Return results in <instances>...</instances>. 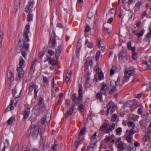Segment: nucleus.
Returning <instances> with one entry per match:
<instances>
[{
    "label": "nucleus",
    "instance_id": "f257e3e1",
    "mask_svg": "<svg viewBox=\"0 0 151 151\" xmlns=\"http://www.w3.org/2000/svg\"><path fill=\"white\" fill-rule=\"evenodd\" d=\"M30 26L29 24L26 25V29L23 34L24 40L21 41L19 40L20 45L19 47L21 54L23 57L25 58L27 54L26 52L28 50L29 44L27 42L29 41V39L28 34L30 33Z\"/></svg>",
    "mask_w": 151,
    "mask_h": 151
},
{
    "label": "nucleus",
    "instance_id": "f03ea898",
    "mask_svg": "<svg viewBox=\"0 0 151 151\" xmlns=\"http://www.w3.org/2000/svg\"><path fill=\"white\" fill-rule=\"evenodd\" d=\"M136 78L135 74V69L133 67H130L125 70L123 81L124 82L131 81L132 82H134Z\"/></svg>",
    "mask_w": 151,
    "mask_h": 151
},
{
    "label": "nucleus",
    "instance_id": "7ed1b4c3",
    "mask_svg": "<svg viewBox=\"0 0 151 151\" xmlns=\"http://www.w3.org/2000/svg\"><path fill=\"white\" fill-rule=\"evenodd\" d=\"M44 128L41 129L38 126H36L35 124L32 125L30 129L28 131V133L29 134L32 133V135L34 139L37 138L39 136L41 137L42 132H45Z\"/></svg>",
    "mask_w": 151,
    "mask_h": 151
},
{
    "label": "nucleus",
    "instance_id": "20e7f679",
    "mask_svg": "<svg viewBox=\"0 0 151 151\" xmlns=\"http://www.w3.org/2000/svg\"><path fill=\"white\" fill-rule=\"evenodd\" d=\"M18 101V99L17 97L15 98V99L14 100H12L10 105L5 109L4 113H6L9 111L14 110V107L13 106L14 104V105L15 107H16L17 106Z\"/></svg>",
    "mask_w": 151,
    "mask_h": 151
},
{
    "label": "nucleus",
    "instance_id": "39448f33",
    "mask_svg": "<svg viewBox=\"0 0 151 151\" xmlns=\"http://www.w3.org/2000/svg\"><path fill=\"white\" fill-rule=\"evenodd\" d=\"M43 100V98L42 97H40L38 102L37 108L39 112L40 113L44 111L45 110V107L44 106V104H42Z\"/></svg>",
    "mask_w": 151,
    "mask_h": 151
},
{
    "label": "nucleus",
    "instance_id": "423d86ee",
    "mask_svg": "<svg viewBox=\"0 0 151 151\" xmlns=\"http://www.w3.org/2000/svg\"><path fill=\"white\" fill-rule=\"evenodd\" d=\"M115 144L117 147L121 150H124L126 148V145L120 139H118L116 140Z\"/></svg>",
    "mask_w": 151,
    "mask_h": 151
},
{
    "label": "nucleus",
    "instance_id": "0eeeda50",
    "mask_svg": "<svg viewBox=\"0 0 151 151\" xmlns=\"http://www.w3.org/2000/svg\"><path fill=\"white\" fill-rule=\"evenodd\" d=\"M135 132H134L132 129H130L129 130L127 129L126 130V134L127 135L126 137V140L129 142H131V139L132 138V135Z\"/></svg>",
    "mask_w": 151,
    "mask_h": 151
},
{
    "label": "nucleus",
    "instance_id": "6e6552de",
    "mask_svg": "<svg viewBox=\"0 0 151 151\" xmlns=\"http://www.w3.org/2000/svg\"><path fill=\"white\" fill-rule=\"evenodd\" d=\"M108 109L106 111L107 115L109 114H111L113 112V109L114 107V105L113 102L112 101L110 102L107 106Z\"/></svg>",
    "mask_w": 151,
    "mask_h": 151
},
{
    "label": "nucleus",
    "instance_id": "1a4fd4ad",
    "mask_svg": "<svg viewBox=\"0 0 151 151\" xmlns=\"http://www.w3.org/2000/svg\"><path fill=\"white\" fill-rule=\"evenodd\" d=\"M97 133L95 132L93 135L91 137L90 145L91 147L93 148L97 142V139L96 138Z\"/></svg>",
    "mask_w": 151,
    "mask_h": 151
},
{
    "label": "nucleus",
    "instance_id": "9d476101",
    "mask_svg": "<svg viewBox=\"0 0 151 151\" xmlns=\"http://www.w3.org/2000/svg\"><path fill=\"white\" fill-rule=\"evenodd\" d=\"M34 1H29L25 9V12L26 13H32V9L33 8Z\"/></svg>",
    "mask_w": 151,
    "mask_h": 151
},
{
    "label": "nucleus",
    "instance_id": "9b49d317",
    "mask_svg": "<svg viewBox=\"0 0 151 151\" xmlns=\"http://www.w3.org/2000/svg\"><path fill=\"white\" fill-rule=\"evenodd\" d=\"M79 86V90H78V94L79 96H78V101L77 102L78 103H80L81 101L82 98V85L79 84L78 85Z\"/></svg>",
    "mask_w": 151,
    "mask_h": 151
},
{
    "label": "nucleus",
    "instance_id": "f8f14e48",
    "mask_svg": "<svg viewBox=\"0 0 151 151\" xmlns=\"http://www.w3.org/2000/svg\"><path fill=\"white\" fill-rule=\"evenodd\" d=\"M8 82L9 84L13 81L14 78L13 74L10 70H8L7 72Z\"/></svg>",
    "mask_w": 151,
    "mask_h": 151
},
{
    "label": "nucleus",
    "instance_id": "ddd939ff",
    "mask_svg": "<svg viewBox=\"0 0 151 151\" xmlns=\"http://www.w3.org/2000/svg\"><path fill=\"white\" fill-rule=\"evenodd\" d=\"M117 126V124L116 123H113L111 125L109 126V127L106 129L105 131L106 133H110L113 130L116 126Z\"/></svg>",
    "mask_w": 151,
    "mask_h": 151
},
{
    "label": "nucleus",
    "instance_id": "4468645a",
    "mask_svg": "<svg viewBox=\"0 0 151 151\" xmlns=\"http://www.w3.org/2000/svg\"><path fill=\"white\" fill-rule=\"evenodd\" d=\"M63 49V46L62 45H60L56 49L55 52V57L56 60H58L60 56V54L61 53V50Z\"/></svg>",
    "mask_w": 151,
    "mask_h": 151
},
{
    "label": "nucleus",
    "instance_id": "2eb2a0df",
    "mask_svg": "<svg viewBox=\"0 0 151 151\" xmlns=\"http://www.w3.org/2000/svg\"><path fill=\"white\" fill-rule=\"evenodd\" d=\"M46 60L48 61L49 63L52 65H56L58 63V61L55 60L54 59L52 60L50 57H48L47 60H45L44 62H46Z\"/></svg>",
    "mask_w": 151,
    "mask_h": 151
},
{
    "label": "nucleus",
    "instance_id": "dca6fc26",
    "mask_svg": "<svg viewBox=\"0 0 151 151\" xmlns=\"http://www.w3.org/2000/svg\"><path fill=\"white\" fill-rule=\"evenodd\" d=\"M143 140L144 142H151V133H147L143 137Z\"/></svg>",
    "mask_w": 151,
    "mask_h": 151
},
{
    "label": "nucleus",
    "instance_id": "f3484780",
    "mask_svg": "<svg viewBox=\"0 0 151 151\" xmlns=\"http://www.w3.org/2000/svg\"><path fill=\"white\" fill-rule=\"evenodd\" d=\"M74 106L70 108L68 110L66 113L65 114V118L68 117L70 115H71L73 113V111L74 109Z\"/></svg>",
    "mask_w": 151,
    "mask_h": 151
},
{
    "label": "nucleus",
    "instance_id": "a211bd4d",
    "mask_svg": "<svg viewBox=\"0 0 151 151\" xmlns=\"http://www.w3.org/2000/svg\"><path fill=\"white\" fill-rule=\"evenodd\" d=\"M56 43L55 37L54 36H51L50 37V47H54Z\"/></svg>",
    "mask_w": 151,
    "mask_h": 151
},
{
    "label": "nucleus",
    "instance_id": "6ab92c4d",
    "mask_svg": "<svg viewBox=\"0 0 151 151\" xmlns=\"http://www.w3.org/2000/svg\"><path fill=\"white\" fill-rule=\"evenodd\" d=\"M102 87L101 89L100 92L102 94H104L106 93V89L107 85L104 83H101Z\"/></svg>",
    "mask_w": 151,
    "mask_h": 151
},
{
    "label": "nucleus",
    "instance_id": "aec40b11",
    "mask_svg": "<svg viewBox=\"0 0 151 151\" xmlns=\"http://www.w3.org/2000/svg\"><path fill=\"white\" fill-rule=\"evenodd\" d=\"M116 11L114 9H111L109 11L108 14H106L108 16L109 15L111 16H114L116 14Z\"/></svg>",
    "mask_w": 151,
    "mask_h": 151
},
{
    "label": "nucleus",
    "instance_id": "412c9836",
    "mask_svg": "<svg viewBox=\"0 0 151 151\" xmlns=\"http://www.w3.org/2000/svg\"><path fill=\"white\" fill-rule=\"evenodd\" d=\"M127 124L129 127H131L132 128L130 129H132L134 132H135L134 127H135V124L133 122L129 121L127 122Z\"/></svg>",
    "mask_w": 151,
    "mask_h": 151
},
{
    "label": "nucleus",
    "instance_id": "4be33fe9",
    "mask_svg": "<svg viewBox=\"0 0 151 151\" xmlns=\"http://www.w3.org/2000/svg\"><path fill=\"white\" fill-rule=\"evenodd\" d=\"M27 21L28 22H30L32 20L33 15L32 13H27Z\"/></svg>",
    "mask_w": 151,
    "mask_h": 151
},
{
    "label": "nucleus",
    "instance_id": "5701e85b",
    "mask_svg": "<svg viewBox=\"0 0 151 151\" xmlns=\"http://www.w3.org/2000/svg\"><path fill=\"white\" fill-rule=\"evenodd\" d=\"M50 116L48 118V121L46 120V116H43V117H42L41 119V123L44 124L45 122H50Z\"/></svg>",
    "mask_w": 151,
    "mask_h": 151
},
{
    "label": "nucleus",
    "instance_id": "b1692460",
    "mask_svg": "<svg viewBox=\"0 0 151 151\" xmlns=\"http://www.w3.org/2000/svg\"><path fill=\"white\" fill-rule=\"evenodd\" d=\"M108 127V125L107 123H104L100 127L99 129V131L103 132Z\"/></svg>",
    "mask_w": 151,
    "mask_h": 151
},
{
    "label": "nucleus",
    "instance_id": "393cba45",
    "mask_svg": "<svg viewBox=\"0 0 151 151\" xmlns=\"http://www.w3.org/2000/svg\"><path fill=\"white\" fill-rule=\"evenodd\" d=\"M141 4V3L140 2H138L136 3L134 8L135 12H137L138 11V9H139Z\"/></svg>",
    "mask_w": 151,
    "mask_h": 151
},
{
    "label": "nucleus",
    "instance_id": "a878e982",
    "mask_svg": "<svg viewBox=\"0 0 151 151\" xmlns=\"http://www.w3.org/2000/svg\"><path fill=\"white\" fill-rule=\"evenodd\" d=\"M137 113L141 115H143L144 113V108L143 106L140 107L139 108L137 111Z\"/></svg>",
    "mask_w": 151,
    "mask_h": 151
},
{
    "label": "nucleus",
    "instance_id": "bb28decb",
    "mask_svg": "<svg viewBox=\"0 0 151 151\" xmlns=\"http://www.w3.org/2000/svg\"><path fill=\"white\" fill-rule=\"evenodd\" d=\"M29 111H25L22 112V114L23 115L24 118L26 119L29 116Z\"/></svg>",
    "mask_w": 151,
    "mask_h": 151
},
{
    "label": "nucleus",
    "instance_id": "cd10ccee",
    "mask_svg": "<svg viewBox=\"0 0 151 151\" xmlns=\"http://www.w3.org/2000/svg\"><path fill=\"white\" fill-rule=\"evenodd\" d=\"M4 37V32L2 31L0 32V48L1 47L2 43Z\"/></svg>",
    "mask_w": 151,
    "mask_h": 151
},
{
    "label": "nucleus",
    "instance_id": "c85d7f7f",
    "mask_svg": "<svg viewBox=\"0 0 151 151\" xmlns=\"http://www.w3.org/2000/svg\"><path fill=\"white\" fill-rule=\"evenodd\" d=\"M15 120V118L14 116H12L9 119L7 120V123L10 125L12 124L13 121Z\"/></svg>",
    "mask_w": 151,
    "mask_h": 151
},
{
    "label": "nucleus",
    "instance_id": "c756f323",
    "mask_svg": "<svg viewBox=\"0 0 151 151\" xmlns=\"http://www.w3.org/2000/svg\"><path fill=\"white\" fill-rule=\"evenodd\" d=\"M86 132V128L85 127L83 128L81 130L80 133L79 134V139L80 138V136L84 134Z\"/></svg>",
    "mask_w": 151,
    "mask_h": 151
},
{
    "label": "nucleus",
    "instance_id": "7c9ffc66",
    "mask_svg": "<svg viewBox=\"0 0 151 151\" xmlns=\"http://www.w3.org/2000/svg\"><path fill=\"white\" fill-rule=\"evenodd\" d=\"M73 101L76 104H79V103H78L77 102L78 101V97L77 98V97L76 96L75 94H73Z\"/></svg>",
    "mask_w": 151,
    "mask_h": 151
},
{
    "label": "nucleus",
    "instance_id": "2f4dec72",
    "mask_svg": "<svg viewBox=\"0 0 151 151\" xmlns=\"http://www.w3.org/2000/svg\"><path fill=\"white\" fill-rule=\"evenodd\" d=\"M85 44L89 48H91L92 47V44L91 43L88 41V40L87 39H86L85 42Z\"/></svg>",
    "mask_w": 151,
    "mask_h": 151
},
{
    "label": "nucleus",
    "instance_id": "473e14b6",
    "mask_svg": "<svg viewBox=\"0 0 151 151\" xmlns=\"http://www.w3.org/2000/svg\"><path fill=\"white\" fill-rule=\"evenodd\" d=\"M24 73V72L22 68L19 67V79L23 77Z\"/></svg>",
    "mask_w": 151,
    "mask_h": 151
},
{
    "label": "nucleus",
    "instance_id": "72a5a7b5",
    "mask_svg": "<svg viewBox=\"0 0 151 151\" xmlns=\"http://www.w3.org/2000/svg\"><path fill=\"white\" fill-rule=\"evenodd\" d=\"M37 86L35 85H32L30 86L29 87V90L30 91H32L33 90H35L36 88H37Z\"/></svg>",
    "mask_w": 151,
    "mask_h": 151
},
{
    "label": "nucleus",
    "instance_id": "f704fd0d",
    "mask_svg": "<svg viewBox=\"0 0 151 151\" xmlns=\"http://www.w3.org/2000/svg\"><path fill=\"white\" fill-rule=\"evenodd\" d=\"M101 51L100 50H98L96 53L95 57V59L97 61L99 60V58Z\"/></svg>",
    "mask_w": 151,
    "mask_h": 151
},
{
    "label": "nucleus",
    "instance_id": "c9c22d12",
    "mask_svg": "<svg viewBox=\"0 0 151 151\" xmlns=\"http://www.w3.org/2000/svg\"><path fill=\"white\" fill-rule=\"evenodd\" d=\"M116 69V66H113L112 67L111 69L110 70V74L113 75Z\"/></svg>",
    "mask_w": 151,
    "mask_h": 151
},
{
    "label": "nucleus",
    "instance_id": "e433bc0d",
    "mask_svg": "<svg viewBox=\"0 0 151 151\" xmlns=\"http://www.w3.org/2000/svg\"><path fill=\"white\" fill-rule=\"evenodd\" d=\"M122 132V129L121 127H118L117 128L116 130V132L117 135L120 134Z\"/></svg>",
    "mask_w": 151,
    "mask_h": 151
},
{
    "label": "nucleus",
    "instance_id": "4c0bfd02",
    "mask_svg": "<svg viewBox=\"0 0 151 151\" xmlns=\"http://www.w3.org/2000/svg\"><path fill=\"white\" fill-rule=\"evenodd\" d=\"M58 145L57 144H54L52 147V149L56 151L57 150L58 148Z\"/></svg>",
    "mask_w": 151,
    "mask_h": 151
},
{
    "label": "nucleus",
    "instance_id": "58836bf2",
    "mask_svg": "<svg viewBox=\"0 0 151 151\" xmlns=\"http://www.w3.org/2000/svg\"><path fill=\"white\" fill-rule=\"evenodd\" d=\"M84 106L82 104H80L78 106V108L79 109L81 112H83L84 110Z\"/></svg>",
    "mask_w": 151,
    "mask_h": 151
},
{
    "label": "nucleus",
    "instance_id": "ea45409f",
    "mask_svg": "<svg viewBox=\"0 0 151 151\" xmlns=\"http://www.w3.org/2000/svg\"><path fill=\"white\" fill-rule=\"evenodd\" d=\"M111 140V139L109 137H107L103 140V142L106 143L110 141Z\"/></svg>",
    "mask_w": 151,
    "mask_h": 151
},
{
    "label": "nucleus",
    "instance_id": "a19ab883",
    "mask_svg": "<svg viewBox=\"0 0 151 151\" xmlns=\"http://www.w3.org/2000/svg\"><path fill=\"white\" fill-rule=\"evenodd\" d=\"M93 14L91 12H89L87 15V17L88 18L91 19L93 16Z\"/></svg>",
    "mask_w": 151,
    "mask_h": 151
},
{
    "label": "nucleus",
    "instance_id": "79ce46f5",
    "mask_svg": "<svg viewBox=\"0 0 151 151\" xmlns=\"http://www.w3.org/2000/svg\"><path fill=\"white\" fill-rule=\"evenodd\" d=\"M85 81H86V85H87L89 83V81L90 79V78L89 76L88 75L86 76L85 77Z\"/></svg>",
    "mask_w": 151,
    "mask_h": 151
},
{
    "label": "nucleus",
    "instance_id": "37998d69",
    "mask_svg": "<svg viewBox=\"0 0 151 151\" xmlns=\"http://www.w3.org/2000/svg\"><path fill=\"white\" fill-rule=\"evenodd\" d=\"M101 38L99 37L97 39V42H98V45L97 46L99 48H100L101 47Z\"/></svg>",
    "mask_w": 151,
    "mask_h": 151
},
{
    "label": "nucleus",
    "instance_id": "c03bdc74",
    "mask_svg": "<svg viewBox=\"0 0 151 151\" xmlns=\"http://www.w3.org/2000/svg\"><path fill=\"white\" fill-rule=\"evenodd\" d=\"M9 140L6 139V141L4 143V147H6L8 148L9 145Z\"/></svg>",
    "mask_w": 151,
    "mask_h": 151
},
{
    "label": "nucleus",
    "instance_id": "a18cd8bd",
    "mask_svg": "<svg viewBox=\"0 0 151 151\" xmlns=\"http://www.w3.org/2000/svg\"><path fill=\"white\" fill-rule=\"evenodd\" d=\"M132 58L134 60H135L137 58V55L136 52H134L132 53Z\"/></svg>",
    "mask_w": 151,
    "mask_h": 151
},
{
    "label": "nucleus",
    "instance_id": "49530a36",
    "mask_svg": "<svg viewBox=\"0 0 151 151\" xmlns=\"http://www.w3.org/2000/svg\"><path fill=\"white\" fill-rule=\"evenodd\" d=\"M35 61H36V60H34L33 61H32V63H31V67L30 69V70H33V71H34V67H33V66L35 64Z\"/></svg>",
    "mask_w": 151,
    "mask_h": 151
},
{
    "label": "nucleus",
    "instance_id": "de8ad7c7",
    "mask_svg": "<svg viewBox=\"0 0 151 151\" xmlns=\"http://www.w3.org/2000/svg\"><path fill=\"white\" fill-rule=\"evenodd\" d=\"M24 63V60L22 57L19 58V66H22L23 65Z\"/></svg>",
    "mask_w": 151,
    "mask_h": 151
},
{
    "label": "nucleus",
    "instance_id": "09e8293b",
    "mask_svg": "<svg viewBox=\"0 0 151 151\" xmlns=\"http://www.w3.org/2000/svg\"><path fill=\"white\" fill-rule=\"evenodd\" d=\"M117 117V115L116 114H114L113 115V116H112L111 117V121H115Z\"/></svg>",
    "mask_w": 151,
    "mask_h": 151
},
{
    "label": "nucleus",
    "instance_id": "8fccbe9b",
    "mask_svg": "<svg viewBox=\"0 0 151 151\" xmlns=\"http://www.w3.org/2000/svg\"><path fill=\"white\" fill-rule=\"evenodd\" d=\"M12 93H13V94L14 96L15 97V98L16 97H17L19 99H18V95L17 96H15L16 94L17 93V91H16V90L15 89H13L12 90Z\"/></svg>",
    "mask_w": 151,
    "mask_h": 151
},
{
    "label": "nucleus",
    "instance_id": "3c124183",
    "mask_svg": "<svg viewBox=\"0 0 151 151\" xmlns=\"http://www.w3.org/2000/svg\"><path fill=\"white\" fill-rule=\"evenodd\" d=\"M144 31V29H143L140 33L138 32V34L137 35L138 36V37H140L142 36L143 35Z\"/></svg>",
    "mask_w": 151,
    "mask_h": 151
},
{
    "label": "nucleus",
    "instance_id": "603ef678",
    "mask_svg": "<svg viewBox=\"0 0 151 151\" xmlns=\"http://www.w3.org/2000/svg\"><path fill=\"white\" fill-rule=\"evenodd\" d=\"M127 47L128 50L131 49V43L130 42H128L127 43Z\"/></svg>",
    "mask_w": 151,
    "mask_h": 151
},
{
    "label": "nucleus",
    "instance_id": "864d4df0",
    "mask_svg": "<svg viewBox=\"0 0 151 151\" xmlns=\"http://www.w3.org/2000/svg\"><path fill=\"white\" fill-rule=\"evenodd\" d=\"M48 52L51 56L53 55L54 54V52L51 50H49Z\"/></svg>",
    "mask_w": 151,
    "mask_h": 151
},
{
    "label": "nucleus",
    "instance_id": "5fc2aeb1",
    "mask_svg": "<svg viewBox=\"0 0 151 151\" xmlns=\"http://www.w3.org/2000/svg\"><path fill=\"white\" fill-rule=\"evenodd\" d=\"M52 85L56 91H57L58 90L59 88L56 86V85L55 83H53V84H52Z\"/></svg>",
    "mask_w": 151,
    "mask_h": 151
},
{
    "label": "nucleus",
    "instance_id": "6e6d98bb",
    "mask_svg": "<svg viewBox=\"0 0 151 151\" xmlns=\"http://www.w3.org/2000/svg\"><path fill=\"white\" fill-rule=\"evenodd\" d=\"M96 97L97 98L101 99L102 97V95L100 93H98L96 94Z\"/></svg>",
    "mask_w": 151,
    "mask_h": 151
},
{
    "label": "nucleus",
    "instance_id": "4d7b16f0",
    "mask_svg": "<svg viewBox=\"0 0 151 151\" xmlns=\"http://www.w3.org/2000/svg\"><path fill=\"white\" fill-rule=\"evenodd\" d=\"M43 81L46 83L48 84V81L47 80V78L45 77H43Z\"/></svg>",
    "mask_w": 151,
    "mask_h": 151
},
{
    "label": "nucleus",
    "instance_id": "13d9d810",
    "mask_svg": "<svg viewBox=\"0 0 151 151\" xmlns=\"http://www.w3.org/2000/svg\"><path fill=\"white\" fill-rule=\"evenodd\" d=\"M22 149L24 151H29L30 150H28L27 147L26 145L23 146L22 147Z\"/></svg>",
    "mask_w": 151,
    "mask_h": 151
},
{
    "label": "nucleus",
    "instance_id": "bf43d9fd",
    "mask_svg": "<svg viewBox=\"0 0 151 151\" xmlns=\"http://www.w3.org/2000/svg\"><path fill=\"white\" fill-rule=\"evenodd\" d=\"M90 27L88 26H87L86 27L85 30V31L88 32L90 31Z\"/></svg>",
    "mask_w": 151,
    "mask_h": 151
},
{
    "label": "nucleus",
    "instance_id": "052dcab7",
    "mask_svg": "<svg viewBox=\"0 0 151 151\" xmlns=\"http://www.w3.org/2000/svg\"><path fill=\"white\" fill-rule=\"evenodd\" d=\"M38 89H37V88H36L34 90V93H35L34 97L35 98H36L37 97V93L38 92Z\"/></svg>",
    "mask_w": 151,
    "mask_h": 151
},
{
    "label": "nucleus",
    "instance_id": "680f3d73",
    "mask_svg": "<svg viewBox=\"0 0 151 151\" xmlns=\"http://www.w3.org/2000/svg\"><path fill=\"white\" fill-rule=\"evenodd\" d=\"M98 77L100 79H103V74L101 73H99L98 76Z\"/></svg>",
    "mask_w": 151,
    "mask_h": 151
},
{
    "label": "nucleus",
    "instance_id": "e2e57ef3",
    "mask_svg": "<svg viewBox=\"0 0 151 151\" xmlns=\"http://www.w3.org/2000/svg\"><path fill=\"white\" fill-rule=\"evenodd\" d=\"M45 52H40L39 54V57L40 58H42V57L44 55Z\"/></svg>",
    "mask_w": 151,
    "mask_h": 151
},
{
    "label": "nucleus",
    "instance_id": "0e129e2a",
    "mask_svg": "<svg viewBox=\"0 0 151 151\" xmlns=\"http://www.w3.org/2000/svg\"><path fill=\"white\" fill-rule=\"evenodd\" d=\"M104 30L105 31H106L108 33H109L110 32V31L109 30V29L108 28L106 27H104Z\"/></svg>",
    "mask_w": 151,
    "mask_h": 151
},
{
    "label": "nucleus",
    "instance_id": "69168bd1",
    "mask_svg": "<svg viewBox=\"0 0 151 151\" xmlns=\"http://www.w3.org/2000/svg\"><path fill=\"white\" fill-rule=\"evenodd\" d=\"M70 77L71 76H68L67 75L66 77L65 81H66L67 82L69 81V80L70 79Z\"/></svg>",
    "mask_w": 151,
    "mask_h": 151
},
{
    "label": "nucleus",
    "instance_id": "338daca9",
    "mask_svg": "<svg viewBox=\"0 0 151 151\" xmlns=\"http://www.w3.org/2000/svg\"><path fill=\"white\" fill-rule=\"evenodd\" d=\"M70 100L69 99H67L65 100V104L67 105L70 104Z\"/></svg>",
    "mask_w": 151,
    "mask_h": 151
},
{
    "label": "nucleus",
    "instance_id": "774afa93",
    "mask_svg": "<svg viewBox=\"0 0 151 151\" xmlns=\"http://www.w3.org/2000/svg\"><path fill=\"white\" fill-rule=\"evenodd\" d=\"M146 37L148 38H149L151 37V31H150L147 34Z\"/></svg>",
    "mask_w": 151,
    "mask_h": 151
}]
</instances>
